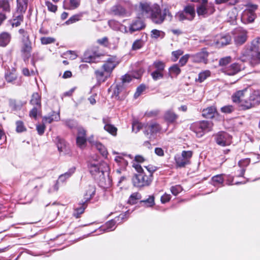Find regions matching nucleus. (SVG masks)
Wrapping results in <instances>:
<instances>
[{
    "instance_id": "680f3d73",
    "label": "nucleus",
    "mask_w": 260,
    "mask_h": 260,
    "mask_svg": "<svg viewBox=\"0 0 260 260\" xmlns=\"http://www.w3.org/2000/svg\"><path fill=\"white\" fill-rule=\"evenodd\" d=\"M109 26L114 30H118L120 23L115 20H111L108 21Z\"/></svg>"
},
{
    "instance_id": "9d476101",
    "label": "nucleus",
    "mask_w": 260,
    "mask_h": 260,
    "mask_svg": "<svg viewBox=\"0 0 260 260\" xmlns=\"http://www.w3.org/2000/svg\"><path fill=\"white\" fill-rule=\"evenodd\" d=\"M192 156V151L184 150L181 154H177L175 156L176 166L178 167H184L190 163V159Z\"/></svg>"
},
{
    "instance_id": "bb28decb",
    "label": "nucleus",
    "mask_w": 260,
    "mask_h": 260,
    "mask_svg": "<svg viewBox=\"0 0 260 260\" xmlns=\"http://www.w3.org/2000/svg\"><path fill=\"white\" fill-rule=\"evenodd\" d=\"M146 133L151 135L155 134L161 131L160 125L156 123H151L146 126Z\"/></svg>"
},
{
    "instance_id": "c03bdc74",
    "label": "nucleus",
    "mask_w": 260,
    "mask_h": 260,
    "mask_svg": "<svg viewBox=\"0 0 260 260\" xmlns=\"http://www.w3.org/2000/svg\"><path fill=\"white\" fill-rule=\"evenodd\" d=\"M165 36V33L158 29H154L151 31L150 36L151 38L157 39L159 38L162 39Z\"/></svg>"
},
{
    "instance_id": "58836bf2",
    "label": "nucleus",
    "mask_w": 260,
    "mask_h": 260,
    "mask_svg": "<svg viewBox=\"0 0 260 260\" xmlns=\"http://www.w3.org/2000/svg\"><path fill=\"white\" fill-rule=\"evenodd\" d=\"M223 181L222 175H217L212 177V184L214 186H220L223 184Z\"/></svg>"
},
{
    "instance_id": "0e129e2a",
    "label": "nucleus",
    "mask_w": 260,
    "mask_h": 260,
    "mask_svg": "<svg viewBox=\"0 0 260 260\" xmlns=\"http://www.w3.org/2000/svg\"><path fill=\"white\" fill-rule=\"evenodd\" d=\"M182 190V187L180 185H175L172 186L171 191L173 194L174 196L178 195Z\"/></svg>"
},
{
    "instance_id": "49530a36",
    "label": "nucleus",
    "mask_w": 260,
    "mask_h": 260,
    "mask_svg": "<svg viewBox=\"0 0 260 260\" xmlns=\"http://www.w3.org/2000/svg\"><path fill=\"white\" fill-rule=\"evenodd\" d=\"M152 66L155 71L163 73L165 68V64L161 61L156 60L153 62Z\"/></svg>"
},
{
    "instance_id": "4be33fe9",
    "label": "nucleus",
    "mask_w": 260,
    "mask_h": 260,
    "mask_svg": "<svg viewBox=\"0 0 260 260\" xmlns=\"http://www.w3.org/2000/svg\"><path fill=\"white\" fill-rule=\"evenodd\" d=\"M250 162V158H246L242 159L239 161L238 166L240 168L239 173H237L236 175L237 177H242L245 172L246 168L249 165Z\"/></svg>"
},
{
    "instance_id": "b1692460",
    "label": "nucleus",
    "mask_w": 260,
    "mask_h": 260,
    "mask_svg": "<svg viewBox=\"0 0 260 260\" xmlns=\"http://www.w3.org/2000/svg\"><path fill=\"white\" fill-rule=\"evenodd\" d=\"M145 25L144 22L141 20H137L133 21L129 26V31L130 33L138 31L143 29Z\"/></svg>"
},
{
    "instance_id": "0eeeda50",
    "label": "nucleus",
    "mask_w": 260,
    "mask_h": 260,
    "mask_svg": "<svg viewBox=\"0 0 260 260\" xmlns=\"http://www.w3.org/2000/svg\"><path fill=\"white\" fill-rule=\"evenodd\" d=\"M242 13L241 21L244 24L252 23L256 18L255 11L258 6L256 5L248 4Z\"/></svg>"
},
{
    "instance_id": "c85d7f7f",
    "label": "nucleus",
    "mask_w": 260,
    "mask_h": 260,
    "mask_svg": "<svg viewBox=\"0 0 260 260\" xmlns=\"http://www.w3.org/2000/svg\"><path fill=\"white\" fill-rule=\"evenodd\" d=\"M216 113V109L214 106L209 107L202 111V116L205 118H212Z\"/></svg>"
},
{
    "instance_id": "412c9836",
    "label": "nucleus",
    "mask_w": 260,
    "mask_h": 260,
    "mask_svg": "<svg viewBox=\"0 0 260 260\" xmlns=\"http://www.w3.org/2000/svg\"><path fill=\"white\" fill-rule=\"evenodd\" d=\"M133 156L131 154H118L114 159L115 161L118 164V165L122 167H125L128 164L127 158L129 159H133Z\"/></svg>"
},
{
    "instance_id": "a18cd8bd",
    "label": "nucleus",
    "mask_w": 260,
    "mask_h": 260,
    "mask_svg": "<svg viewBox=\"0 0 260 260\" xmlns=\"http://www.w3.org/2000/svg\"><path fill=\"white\" fill-rule=\"evenodd\" d=\"M169 74L173 77H177L181 72V70L177 64H174L169 68Z\"/></svg>"
},
{
    "instance_id": "e433bc0d",
    "label": "nucleus",
    "mask_w": 260,
    "mask_h": 260,
    "mask_svg": "<svg viewBox=\"0 0 260 260\" xmlns=\"http://www.w3.org/2000/svg\"><path fill=\"white\" fill-rule=\"evenodd\" d=\"M30 104L32 105H35L36 107H38L41 108V95L37 92L34 93L31 96L30 100Z\"/></svg>"
},
{
    "instance_id": "864d4df0",
    "label": "nucleus",
    "mask_w": 260,
    "mask_h": 260,
    "mask_svg": "<svg viewBox=\"0 0 260 260\" xmlns=\"http://www.w3.org/2000/svg\"><path fill=\"white\" fill-rule=\"evenodd\" d=\"M56 140L57 141V143H56V145H57V146L58 148V150L60 152L63 151L66 148L65 141L59 138V137H57Z\"/></svg>"
},
{
    "instance_id": "c9c22d12",
    "label": "nucleus",
    "mask_w": 260,
    "mask_h": 260,
    "mask_svg": "<svg viewBox=\"0 0 260 260\" xmlns=\"http://www.w3.org/2000/svg\"><path fill=\"white\" fill-rule=\"evenodd\" d=\"M89 141L90 143H92L93 146H94L97 150L101 153L103 156H107L108 154L107 150L106 147L101 143L99 142H92L89 139Z\"/></svg>"
},
{
    "instance_id": "774afa93",
    "label": "nucleus",
    "mask_w": 260,
    "mask_h": 260,
    "mask_svg": "<svg viewBox=\"0 0 260 260\" xmlns=\"http://www.w3.org/2000/svg\"><path fill=\"white\" fill-rule=\"evenodd\" d=\"M145 89V86L143 85H141L139 86H138L137 88V90L134 94V98L135 99H137L138 98L141 93L144 91V90Z\"/></svg>"
},
{
    "instance_id": "7ed1b4c3",
    "label": "nucleus",
    "mask_w": 260,
    "mask_h": 260,
    "mask_svg": "<svg viewBox=\"0 0 260 260\" xmlns=\"http://www.w3.org/2000/svg\"><path fill=\"white\" fill-rule=\"evenodd\" d=\"M88 168L90 173L95 179L103 181L105 179V174L109 175V167L105 162L98 159H91L88 161Z\"/></svg>"
},
{
    "instance_id": "5fc2aeb1",
    "label": "nucleus",
    "mask_w": 260,
    "mask_h": 260,
    "mask_svg": "<svg viewBox=\"0 0 260 260\" xmlns=\"http://www.w3.org/2000/svg\"><path fill=\"white\" fill-rule=\"evenodd\" d=\"M16 128L17 133H22L26 131V128L22 121H17L16 122Z\"/></svg>"
},
{
    "instance_id": "4c0bfd02",
    "label": "nucleus",
    "mask_w": 260,
    "mask_h": 260,
    "mask_svg": "<svg viewBox=\"0 0 260 260\" xmlns=\"http://www.w3.org/2000/svg\"><path fill=\"white\" fill-rule=\"evenodd\" d=\"M239 0H214V4L217 6L225 5L226 6H233L239 3Z\"/></svg>"
},
{
    "instance_id": "37998d69",
    "label": "nucleus",
    "mask_w": 260,
    "mask_h": 260,
    "mask_svg": "<svg viewBox=\"0 0 260 260\" xmlns=\"http://www.w3.org/2000/svg\"><path fill=\"white\" fill-rule=\"evenodd\" d=\"M141 199V196L139 192H134L132 193L127 201V203L131 205L135 204L138 200Z\"/></svg>"
},
{
    "instance_id": "8fccbe9b",
    "label": "nucleus",
    "mask_w": 260,
    "mask_h": 260,
    "mask_svg": "<svg viewBox=\"0 0 260 260\" xmlns=\"http://www.w3.org/2000/svg\"><path fill=\"white\" fill-rule=\"evenodd\" d=\"M144 44L145 42L142 40V39H137L134 42L132 45V49L133 50L140 49L144 45Z\"/></svg>"
},
{
    "instance_id": "5701e85b",
    "label": "nucleus",
    "mask_w": 260,
    "mask_h": 260,
    "mask_svg": "<svg viewBox=\"0 0 260 260\" xmlns=\"http://www.w3.org/2000/svg\"><path fill=\"white\" fill-rule=\"evenodd\" d=\"M11 34L8 32L4 31L0 34V46L5 47L11 42Z\"/></svg>"
},
{
    "instance_id": "e2e57ef3",
    "label": "nucleus",
    "mask_w": 260,
    "mask_h": 260,
    "mask_svg": "<svg viewBox=\"0 0 260 260\" xmlns=\"http://www.w3.org/2000/svg\"><path fill=\"white\" fill-rule=\"evenodd\" d=\"M81 18V15H75L71 17L66 22V24L69 25L75 23L78 21H79Z\"/></svg>"
},
{
    "instance_id": "473e14b6",
    "label": "nucleus",
    "mask_w": 260,
    "mask_h": 260,
    "mask_svg": "<svg viewBox=\"0 0 260 260\" xmlns=\"http://www.w3.org/2000/svg\"><path fill=\"white\" fill-rule=\"evenodd\" d=\"M178 116L172 110H167L164 114V118L169 123H174L178 118Z\"/></svg>"
},
{
    "instance_id": "bf43d9fd",
    "label": "nucleus",
    "mask_w": 260,
    "mask_h": 260,
    "mask_svg": "<svg viewBox=\"0 0 260 260\" xmlns=\"http://www.w3.org/2000/svg\"><path fill=\"white\" fill-rule=\"evenodd\" d=\"M19 33L21 35V41L30 40L28 33L24 29H20L19 30Z\"/></svg>"
},
{
    "instance_id": "2f4dec72",
    "label": "nucleus",
    "mask_w": 260,
    "mask_h": 260,
    "mask_svg": "<svg viewBox=\"0 0 260 260\" xmlns=\"http://www.w3.org/2000/svg\"><path fill=\"white\" fill-rule=\"evenodd\" d=\"M95 192V186L93 185H89L86 188L84 195V202H87L89 201L94 194Z\"/></svg>"
},
{
    "instance_id": "13d9d810",
    "label": "nucleus",
    "mask_w": 260,
    "mask_h": 260,
    "mask_svg": "<svg viewBox=\"0 0 260 260\" xmlns=\"http://www.w3.org/2000/svg\"><path fill=\"white\" fill-rule=\"evenodd\" d=\"M41 43L43 45H47L54 43L55 40L52 37H42L40 39Z\"/></svg>"
},
{
    "instance_id": "dca6fc26",
    "label": "nucleus",
    "mask_w": 260,
    "mask_h": 260,
    "mask_svg": "<svg viewBox=\"0 0 260 260\" xmlns=\"http://www.w3.org/2000/svg\"><path fill=\"white\" fill-rule=\"evenodd\" d=\"M244 69L242 64L234 63L222 69V72L229 76H233Z\"/></svg>"
},
{
    "instance_id": "3c124183",
    "label": "nucleus",
    "mask_w": 260,
    "mask_h": 260,
    "mask_svg": "<svg viewBox=\"0 0 260 260\" xmlns=\"http://www.w3.org/2000/svg\"><path fill=\"white\" fill-rule=\"evenodd\" d=\"M96 56L94 54H91L88 52H86L84 55L83 61L86 62H95Z\"/></svg>"
},
{
    "instance_id": "72a5a7b5",
    "label": "nucleus",
    "mask_w": 260,
    "mask_h": 260,
    "mask_svg": "<svg viewBox=\"0 0 260 260\" xmlns=\"http://www.w3.org/2000/svg\"><path fill=\"white\" fill-rule=\"evenodd\" d=\"M17 12L19 13L20 15H22L27 9L26 0H17Z\"/></svg>"
},
{
    "instance_id": "4d7b16f0",
    "label": "nucleus",
    "mask_w": 260,
    "mask_h": 260,
    "mask_svg": "<svg viewBox=\"0 0 260 260\" xmlns=\"http://www.w3.org/2000/svg\"><path fill=\"white\" fill-rule=\"evenodd\" d=\"M151 75L152 79L156 81L163 78L164 73L162 72L155 70L151 73Z\"/></svg>"
},
{
    "instance_id": "6e6552de",
    "label": "nucleus",
    "mask_w": 260,
    "mask_h": 260,
    "mask_svg": "<svg viewBox=\"0 0 260 260\" xmlns=\"http://www.w3.org/2000/svg\"><path fill=\"white\" fill-rule=\"evenodd\" d=\"M196 16V11L193 5L186 6L182 11L177 12L175 16L176 19L180 21L184 20L192 21Z\"/></svg>"
},
{
    "instance_id": "7c9ffc66",
    "label": "nucleus",
    "mask_w": 260,
    "mask_h": 260,
    "mask_svg": "<svg viewBox=\"0 0 260 260\" xmlns=\"http://www.w3.org/2000/svg\"><path fill=\"white\" fill-rule=\"evenodd\" d=\"M11 0H0V12L7 14L11 9Z\"/></svg>"
},
{
    "instance_id": "6e6d98bb",
    "label": "nucleus",
    "mask_w": 260,
    "mask_h": 260,
    "mask_svg": "<svg viewBox=\"0 0 260 260\" xmlns=\"http://www.w3.org/2000/svg\"><path fill=\"white\" fill-rule=\"evenodd\" d=\"M23 16L22 15H19L16 18L14 19L12 23L13 27L19 26L23 21Z\"/></svg>"
},
{
    "instance_id": "09e8293b",
    "label": "nucleus",
    "mask_w": 260,
    "mask_h": 260,
    "mask_svg": "<svg viewBox=\"0 0 260 260\" xmlns=\"http://www.w3.org/2000/svg\"><path fill=\"white\" fill-rule=\"evenodd\" d=\"M141 203L147 207H151L154 205V197L153 196H150L146 200L141 201Z\"/></svg>"
},
{
    "instance_id": "aec40b11",
    "label": "nucleus",
    "mask_w": 260,
    "mask_h": 260,
    "mask_svg": "<svg viewBox=\"0 0 260 260\" xmlns=\"http://www.w3.org/2000/svg\"><path fill=\"white\" fill-rule=\"evenodd\" d=\"M248 102L251 104L250 108L260 104V93L258 91H253L248 95Z\"/></svg>"
},
{
    "instance_id": "ddd939ff",
    "label": "nucleus",
    "mask_w": 260,
    "mask_h": 260,
    "mask_svg": "<svg viewBox=\"0 0 260 260\" xmlns=\"http://www.w3.org/2000/svg\"><path fill=\"white\" fill-rule=\"evenodd\" d=\"M126 214H121L118 216L115 217L114 219L109 221L106 223L100 228V231L105 232H109L115 230L116 228V223L118 222L120 223L125 218Z\"/></svg>"
},
{
    "instance_id": "69168bd1",
    "label": "nucleus",
    "mask_w": 260,
    "mask_h": 260,
    "mask_svg": "<svg viewBox=\"0 0 260 260\" xmlns=\"http://www.w3.org/2000/svg\"><path fill=\"white\" fill-rule=\"evenodd\" d=\"M45 5L47 6L48 10L52 12H55L57 10V6L53 5L52 3L49 1H46Z\"/></svg>"
},
{
    "instance_id": "1a4fd4ad",
    "label": "nucleus",
    "mask_w": 260,
    "mask_h": 260,
    "mask_svg": "<svg viewBox=\"0 0 260 260\" xmlns=\"http://www.w3.org/2000/svg\"><path fill=\"white\" fill-rule=\"evenodd\" d=\"M212 127V122L203 120L192 123L190 126V129L196 134L197 137H201L205 133L210 131Z\"/></svg>"
},
{
    "instance_id": "a19ab883",
    "label": "nucleus",
    "mask_w": 260,
    "mask_h": 260,
    "mask_svg": "<svg viewBox=\"0 0 260 260\" xmlns=\"http://www.w3.org/2000/svg\"><path fill=\"white\" fill-rule=\"evenodd\" d=\"M211 75V72L209 70H205L200 72L198 75V78L196 79V81L202 83L205 81L208 77Z\"/></svg>"
},
{
    "instance_id": "052dcab7",
    "label": "nucleus",
    "mask_w": 260,
    "mask_h": 260,
    "mask_svg": "<svg viewBox=\"0 0 260 260\" xmlns=\"http://www.w3.org/2000/svg\"><path fill=\"white\" fill-rule=\"evenodd\" d=\"M232 61V58L231 56H226L221 58L219 60V65L220 66H224L229 64Z\"/></svg>"
},
{
    "instance_id": "603ef678",
    "label": "nucleus",
    "mask_w": 260,
    "mask_h": 260,
    "mask_svg": "<svg viewBox=\"0 0 260 260\" xmlns=\"http://www.w3.org/2000/svg\"><path fill=\"white\" fill-rule=\"evenodd\" d=\"M30 57L31 63L34 67H35V64L37 61L42 59V57L38 51L34 52L31 55L30 54Z\"/></svg>"
},
{
    "instance_id": "f704fd0d",
    "label": "nucleus",
    "mask_w": 260,
    "mask_h": 260,
    "mask_svg": "<svg viewBox=\"0 0 260 260\" xmlns=\"http://www.w3.org/2000/svg\"><path fill=\"white\" fill-rule=\"evenodd\" d=\"M86 202L83 201L81 203L79 204L78 206L76 207L74 210L73 213L74 216L77 218L80 216V215L84 212L86 207Z\"/></svg>"
},
{
    "instance_id": "ea45409f",
    "label": "nucleus",
    "mask_w": 260,
    "mask_h": 260,
    "mask_svg": "<svg viewBox=\"0 0 260 260\" xmlns=\"http://www.w3.org/2000/svg\"><path fill=\"white\" fill-rule=\"evenodd\" d=\"M75 169V167L70 168L68 172L59 176L58 180L62 182L65 181L74 173Z\"/></svg>"
},
{
    "instance_id": "6ab92c4d",
    "label": "nucleus",
    "mask_w": 260,
    "mask_h": 260,
    "mask_svg": "<svg viewBox=\"0 0 260 260\" xmlns=\"http://www.w3.org/2000/svg\"><path fill=\"white\" fill-rule=\"evenodd\" d=\"M102 120L104 124V129L111 135L114 136H116L117 128L114 125L111 123L110 118L108 117H105L103 118Z\"/></svg>"
},
{
    "instance_id": "c756f323",
    "label": "nucleus",
    "mask_w": 260,
    "mask_h": 260,
    "mask_svg": "<svg viewBox=\"0 0 260 260\" xmlns=\"http://www.w3.org/2000/svg\"><path fill=\"white\" fill-rule=\"evenodd\" d=\"M231 41V37L229 35L221 36L217 37L216 44L218 47H222L230 44Z\"/></svg>"
},
{
    "instance_id": "f3484780",
    "label": "nucleus",
    "mask_w": 260,
    "mask_h": 260,
    "mask_svg": "<svg viewBox=\"0 0 260 260\" xmlns=\"http://www.w3.org/2000/svg\"><path fill=\"white\" fill-rule=\"evenodd\" d=\"M86 131L82 128H79L78 135L76 138L77 146L81 149L85 148L86 146Z\"/></svg>"
},
{
    "instance_id": "f257e3e1",
    "label": "nucleus",
    "mask_w": 260,
    "mask_h": 260,
    "mask_svg": "<svg viewBox=\"0 0 260 260\" xmlns=\"http://www.w3.org/2000/svg\"><path fill=\"white\" fill-rule=\"evenodd\" d=\"M139 9L143 16L150 18L154 23L156 24H161L167 16L170 18V20L172 18V15L168 9H165L162 11L160 6L157 4L141 3L140 4Z\"/></svg>"
},
{
    "instance_id": "338daca9",
    "label": "nucleus",
    "mask_w": 260,
    "mask_h": 260,
    "mask_svg": "<svg viewBox=\"0 0 260 260\" xmlns=\"http://www.w3.org/2000/svg\"><path fill=\"white\" fill-rule=\"evenodd\" d=\"M234 110V108L232 105L225 106L221 108L222 112L224 113H231Z\"/></svg>"
},
{
    "instance_id": "79ce46f5",
    "label": "nucleus",
    "mask_w": 260,
    "mask_h": 260,
    "mask_svg": "<svg viewBox=\"0 0 260 260\" xmlns=\"http://www.w3.org/2000/svg\"><path fill=\"white\" fill-rule=\"evenodd\" d=\"M60 119L59 113H54V114L48 117H44L43 118V122L44 124L45 123H50L53 121H58Z\"/></svg>"
},
{
    "instance_id": "a211bd4d",
    "label": "nucleus",
    "mask_w": 260,
    "mask_h": 260,
    "mask_svg": "<svg viewBox=\"0 0 260 260\" xmlns=\"http://www.w3.org/2000/svg\"><path fill=\"white\" fill-rule=\"evenodd\" d=\"M190 57L194 62H203L206 64L208 62V53L205 50H202L196 54L191 55Z\"/></svg>"
},
{
    "instance_id": "4468645a",
    "label": "nucleus",
    "mask_w": 260,
    "mask_h": 260,
    "mask_svg": "<svg viewBox=\"0 0 260 260\" xmlns=\"http://www.w3.org/2000/svg\"><path fill=\"white\" fill-rule=\"evenodd\" d=\"M234 42L237 45H241L247 39V31L243 28L239 27L234 31Z\"/></svg>"
},
{
    "instance_id": "f03ea898",
    "label": "nucleus",
    "mask_w": 260,
    "mask_h": 260,
    "mask_svg": "<svg viewBox=\"0 0 260 260\" xmlns=\"http://www.w3.org/2000/svg\"><path fill=\"white\" fill-rule=\"evenodd\" d=\"M260 38L253 40L249 46H245L241 52L240 59L243 61L249 60L250 64L255 67L260 64Z\"/></svg>"
},
{
    "instance_id": "393cba45",
    "label": "nucleus",
    "mask_w": 260,
    "mask_h": 260,
    "mask_svg": "<svg viewBox=\"0 0 260 260\" xmlns=\"http://www.w3.org/2000/svg\"><path fill=\"white\" fill-rule=\"evenodd\" d=\"M110 12L115 15L123 16L125 14L126 10L123 6L117 4L111 8Z\"/></svg>"
},
{
    "instance_id": "2eb2a0df",
    "label": "nucleus",
    "mask_w": 260,
    "mask_h": 260,
    "mask_svg": "<svg viewBox=\"0 0 260 260\" xmlns=\"http://www.w3.org/2000/svg\"><path fill=\"white\" fill-rule=\"evenodd\" d=\"M215 140L219 145L222 146H228L232 143V136L227 133L221 132L216 135Z\"/></svg>"
},
{
    "instance_id": "cd10ccee",
    "label": "nucleus",
    "mask_w": 260,
    "mask_h": 260,
    "mask_svg": "<svg viewBox=\"0 0 260 260\" xmlns=\"http://www.w3.org/2000/svg\"><path fill=\"white\" fill-rule=\"evenodd\" d=\"M95 75L98 82H105L111 76V74L109 72L104 70H96L95 71Z\"/></svg>"
},
{
    "instance_id": "9b49d317",
    "label": "nucleus",
    "mask_w": 260,
    "mask_h": 260,
    "mask_svg": "<svg viewBox=\"0 0 260 260\" xmlns=\"http://www.w3.org/2000/svg\"><path fill=\"white\" fill-rule=\"evenodd\" d=\"M20 52L24 61H27L30 57L33 48V44L30 40L21 41Z\"/></svg>"
},
{
    "instance_id": "423d86ee",
    "label": "nucleus",
    "mask_w": 260,
    "mask_h": 260,
    "mask_svg": "<svg viewBox=\"0 0 260 260\" xmlns=\"http://www.w3.org/2000/svg\"><path fill=\"white\" fill-rule=\"evenodd\" d=\"M196 11L198 16L206 18L215 12V7L213 3L209 2L208 0H201L197 7Z\"/></svg>"
},
{
    "instance_id": "a878e982",
    "label": "nucleus",
    "mask_w": 260,
    "mask_h": 260,
    "mask_svg": "<svg viewBox=\"0 0 260 260\" xmlns=\"http://www.w3.org/2000/svg\"><path fill=\"white\" fill-rule=\"evenodd\" d=\"M80 3V0H64L63 8L67 10H74L78 8Z\"/></svg>"
},
{
    "instance_id": "39448f33",
    "label": "nucleus",
    "mask_w": 260,
    "mask_h": 260,
    "mask_svg": "<svg viewBox=\"0 0 260 260\" xmlns=\"http://www.w3.org/2000/svg\"><path fill=\"white\" fill-rule=\"evenodd\" d=\"M249 92L247 88L238 90L235 92L232 99L234 103L237 104L243 110L250 109L251 104L247 102Z\"/></svg>"
},
{
    "instance_id": "20e7f679",
    "label": "nucleus",
    "mask_w": 260,
    "mask_h": 260,
    "mask_svg": "<svg viewBox=\"0 0 260 260\" xmlns=\"http://www.w3.org/2000/svg\"><path fill=\"white\" fill-rule=\"evenodd\" d=\"M133 167L138 172V174H136L133 178L134 185L141 187L150 185L152 180L151 175L146 174L139 164L134 163Z\"/></svg>"
},
{
    "instance_id": "de8ad7c7",
    "label": "nucleus",
    "mask_w": 260,
    "mask_h": 260,
    "mask_svg": "<svg viewBox=\"0 0 260 260\" xmlns=\"http://www.w3.org/2000/svg\"><path fill=\"white\" fill-rule=\"evenodd\" d=\"M113 96H115L116 98L119 99L120 98V95L122 92L123 88L121 85H116L113 87Z\"/></svg>"
},
{
    "instance_id": "f8f14e48",
    "label": "nucleus",
    "mask_w": 260,
    "mask_h": 260,
    "mask_svg": "<svg viewBox=\"0 0 260 260\" xmlns=\"http://www.w3.org/2000/svg\"><path fill=\"white\" fill-rule=\"evenodd\" d=\"M120 63V60L116 56H109L102 66V69L111 74L114 69Z\"/></svg>"
}]
</instances>
